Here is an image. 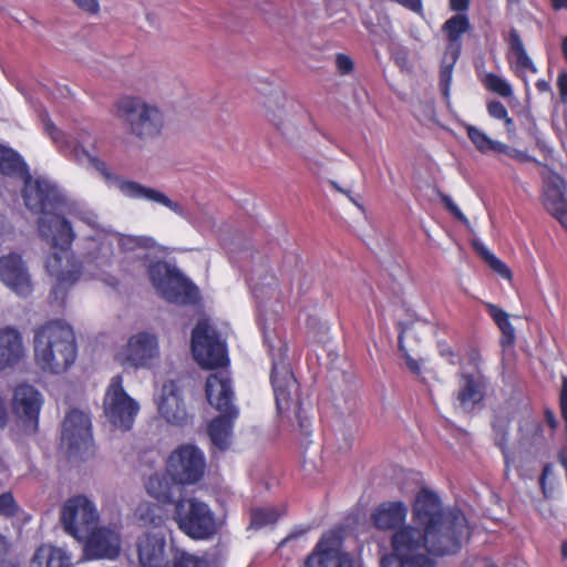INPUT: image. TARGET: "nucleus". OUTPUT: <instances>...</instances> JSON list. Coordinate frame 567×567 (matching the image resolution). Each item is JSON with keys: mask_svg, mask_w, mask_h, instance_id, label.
I'll return each instance as SVG.
<instances>
[{"mask_svg": "<svg viewBox=\"0 0 567 567\" xmlns=\"http://www.w3.org/2000/svg\"><path fill=\"white\" fill-rule=\"evenodd\" d=\"M99 250L102 252V257L105 259L103 262H106L113 252L112 241L107 238L103 239L100 243Z\"/></svg>", "mask_w": 567, "mask_h": 567, "instance_id": "5fc2aeb1", "label": "nucleus"}, {"mask_svg": "<svg viewBox=\"0 0 567 567\" xmlns=\"http://www.w3.org/2000/svg\"><path fill=\"white\" fill-rule=\"evenodd\" d=\"M508 44L511 51L514 53L516 59V66L522 70H528L532 73H537V68L528 56L522 38L516 29H511L508 34Z\"/></svg>", "mask_w": 567, "mask_h": 567, "instance_id": "7c9ffc66", "label": "nucleus"}, {"mask_svg": "<svg viewBox=\"0 0 567 567\" xmlns=\"http://www.w3.org/2000/svg\"><path fill=\"white\" fill-rule=\"evenodd\" d=\"M44 128L61 153L79 164L93 167L104 177L110 186L116 187L123 196L130 199L155 203L168 208L183 218L187 217L185 208L179 203L172 200L165 193L112 174L106 164L85 147L91 141V136L87 133H80L78 136H66L49 120L44 121Z\"/></svg>", "mask_w": 567, "mask_h": 567, "instance_id": "f03ea898", "label": "nucleus"}, {"mask_svg": "<svg viewBox=\"0 0 567 567\" xmlns=\"http://www.w3.org/2000/svg\"><path fill=\"white\" fill-rule=\"evenodd\" d=\"M561 51L565 60L567 61V37L563 40Z\"/></svg>", "mask_w": 567, "mask_h": 567, "instance_id": "338daca9", "label": "nucleus"}, {"mask_svg": "<svg viewBox=\"0 0 567 567\" xmlns=\"http://www.w3.org/2000/svg\"><path fill=\"white\" fill-rule=\"evenodd\" d=\"M554 474V466L551 464H545L539 477V484L545 496H548L547 481Z\"/></svg>", "mask_w": 567, "mask_h": 567, "instance_id": "3c124183", "label": "nucleus"}, {"mask_svg": "<svg viewBox=\"0 0 567 567\" xmlns=\"http://www.w3.org/2000/svg\"><path fill=\"white\" fill-rule=\"evenodd\" d=\"M470 28L471 23L468 17L463 13L455 14L444 22L442 31L446 34L451 45L455 47L453 53L458 54L461 48V38L470 30Z\"/></svg>", "mask_w": 567, "mask_h": 567, "instance_id": "c85d7f7f", "label": "nucleus"}, {"mask_svg": "<svg viewBox=\"0 0 567 567\" xmlns=\"http://www.w3.org/2000/svg\"><path fill=\"white\" fill-rule=\"evenodd\" d=\"M336 66L341 75H348L353 71L354 63L348 54L338 53L336 56Z\"/></svg>", "mask_w": 567, "mask_h": 567, "instance_id": "37998d69", "label": "nucleus"}, {"mask_svg": "<svg viewBox=\"0 0 567 567\" xmlns=\"http://www.w3.org/2000/svg\"><path fill=\"white\" fill-rule=\"evenodd\" d=\"M557 86L563 103H567V72H561L557 79Z\"/></svg>", "mask_w": 567, "mask_h": 567, "instance_id": "603ef678", "label": "nucleus"}, {"mask_svg": "<svg viewBox=\"0 0 567 567\" xmlns=\"http://www.w3.org/2000/svg\"><path fill=\"white\" fill-rule=\"evenodd\" d=\"M399 350L400 352L402 353V357L404 358L405 360V363L409 368V370L414 373V374H420L421 373V365L420 363L413 359L405 350V348L403 347V343H402V339L400 338L399 340Z\"/></svg>", "mask_w": 567, "mask_h": 567, "instance_id": "de8ad7c7", "label": "nucleus"}, {"mask_svg": "<svg viewBox=\"0 0 567 567\" xmlns=\"http://www.w3.org/2000/svg\"><path fill=\"white\" fill-rule=\"evenodd\" d=\"M23 199L29 210L41 214L38 220L39 229L43 220L51 223L54 217L64 218L58 212L65 205V197L59 187L49 179H27Z\"/></svg>", "mask_w": 567, "mask_h": 567, "instance_id": "6e6552de", "label": "nucleus"}, {"mask_svg": "<svg viewBox=\"0 0 567 567\" xmlns=\"http://www.w3.org/2000/svg\"><path fill=\"white\" fill-rule=\"evenodd\" d=\"M41 405V393L34 386L20 384L14 389L12 410L27 432L33 433L38 430Z\"/></svg>", "mask_w": 567, "mask_h": 567, "instance_id": "f3484780", "label": "nucleus"}, {"mask_svg": "<svg viewBox=\"0 0 567 567\" xmlns=\"http://www.w3.org/2000/svg\"><path fill=\"white\" fill-rule=\"evenodd\" d=\"M0 280L11 291L21 297H28L33 290L27 262L17 252H9L0 257Z\"/></svg>", "mask_w": 567, "mask_h": 567, "instance_id": "dca6fc26", "label": "nucleus"}, {"mask_svg": "<svg viewBox=\"0 0 567 567\" xmlns=\"http://www.w3.org/2000/svg\"><path fill=\"white\" fill-rule=\"evenodd\" d=\"M192 351L197 363L205 369L221 368L228 362L225 343L207 321L197 322L193 329Z\"/></svg>", "mask_w": 567, "mask_h": 567, "instance_id": "f8f14e48", "label": "nucleus"}, {"mask_svg": "<svg viewBox=\"0 0 567 567\" xmlns=\"http://www.w3.org/2000/svg\"><path fill=\"white\" fill-rule=\"evenodd\" d=\"M23 162L20 155L11 148L0 145V172L4 175H16L21 172Z\"/></svg>", "mask_w": 567, "mask_h": 567, "instance_id": "473e14b6", "label": "nucleus"}, {"mask_svg": "<svg viewBox=\"0 0 567 567\" xmlns=\"http://www.w3.org/2000/svg\"><path fill=\"white\" fill-rule=\"evenodd\" d=\"M147 275L165 300L183 306L195 305L198 301V288L177 267L165 261H156L147 267Z\"/></svg>", "mask_w": 567, "mask_h": 567, "instance_id": "423d86ee", "label": "nucleus"}, {"mask_svg": "<svg viewBox=\"0 0 567 567\" xmlns=\"http://www.w3.org/2000/svg\"><path fill=\"white\" fill-rule=\"evenodd\" d=\"M233 419L221 414L215 417L208 425V434L213 444L221 451L229 446Z\"/></svg>", "mask_w": 567, "mask_h": 567, "instance_id": "c756f323", "label": "nucleus"}, {"mask_svg": "<svg viewBox=\"0 0 567 567\" xmlns=\"http://www.w3.org/2000/svg\"><path fill=\"white\" fill-rule=\"evenodd\" d=\"M441 200L444 204L445 208L460 221L463 224H467L468 220L465 215L461 212L457 205L453 202V199L445 194L441 195Z\"/></svg>", "mask_w": 567, "mask_h": 567, "instance_id": "c03bdc74", "label": "nucleus"}, {"mask_svg": "<svg viewBox=\"0 0 567 567\" xmlns=\"http://www.w3.org/2000/svg\"><path fill=\"white\" fill-rule=\"evenodd\" d=\"M545 420L550 429L555 430L557 427V420L555 413L551 410L547 409L545 411Z\"/></svg>", "mask_w": 567, "mask_h": 567, "instance_id": "bf43d9fd", "label": "nucleus"}, {"mask_svg": "<svg viewBox=\"0 0 567 567\" xmlns=\"http://www.w3.org/2000/svg\"><path fill=\"white\" fill-rule=\"evenodd\" d=\"M485 307L488 315L492 317V319L497 326L499 324V322H503V320L508 318V315L504 310H502L501 308L493 303H486Z\"/></svg>", "mask_w": 567, "mask_h": 567, "instance_id": "09e8293b", "label": "nucleus"}, {"mask_svg": "<svg viewBox=\"0 0 567 567\" xmlns=\"http://www.w3.org/2000/svg\"><path fill=\"white\" fill-rule=\"evenodd\" d=\"M206 470L204 453L194 445L184 444L174 450L166 462L169 478L182 486L198 483Z\"/></svg>", "mask_w": 567, "mask_h": 567, "instance_id": "9b49d317", "label": "nucleus"}, {"mask_svg": "<svg viewBox=\"0 0 567 567\" xmlns=\"http://www.w3.org/2000/svg\"><path fill=\"white\" fill-rule=\"evenodd\" d=\"M71 556L62 548L51 545L40 546L31 561L30 567H71Z\"/></svg>", "mask_w": 567, "mask_h": 567, "instance_id": "bb28decb", "label": "nucleus"}, {"mask_svg": "<svg viewBox=\"0 0 567 567\" xmlns=\"http://www.w3.org/2000/svg\"><path fill=\"white\" fill-rule=\"evenodd\" d=\"M138 561L142 567H166L165 536L159 532L145 533L137 539Z\"/></svg>", "mask_w": 567, "mask_h": 567, "instance_id": "5701e85b", "label": "nucleus"}, {"mask_svg": "<svg viewBox=\"0 0 567 567\" xmlns=\"http://www.w3.org/2000/svg\"><path fill=\"white\" fill-rule=\"evenodd\" d=\"M271 383L278 411H288L291 406H295L297 409V419L301 432L305 435L310 434V421L301 414L298 381L282 359L278 361L272 360Z\"/></svg>", "mask_w": 567, "mask_h": 567, "instance_id": "1a4fd4ad", "label": "nucleus"}, {"mask_svg": "<svg viewBox=\"0 0 567 567\" xmlns=\"http://www.w3.org/2000/svg\"><path fill=\"white\" fill-rule=\"evenodd\" d=\"M482 83L488 91L502 97L506 99L513 96V87L509 82L495 73L485 74L482 79Z\"/></svg>", "mask_w": 567, "mask_h": 567, "instance_id": "72a5a7b5", "label": "nucleus"}, {"mask_svg": "<svg viewBox=\"0 0 567 567\" xmlns=\"http://www.w3.org/2000/svg\"><path fill=\"white\" fill-rule=\"evenodd\" d=\"M175 483L166 474L156 473L146 482L147 494L162 504H172L175 499Z\"/></svg>", "mask_w": 567, "mask_h": 567, "instance_id": "cd10ccee", "label": "nucleus"}, {"mask_svg": "<svg viewBox=\"0 0 567 567\" xmlns=\"http://www.w3.org/2000/svg\"><path fill=\"white\" fill-rule=\"evenodd\" d=\"M174 520L193 539H209L219 529L215 513L208 504L196 497L181 498L175 503Z\"/></svg>", "mask_w": 567, "mask_h": 567, "instance_id": "0eeeda50", "label": "nucleus"}, {"mask_svg": "<svg viewBox=\"0 0 567 567\" xmlns=\"http://www.w3.org/2000/svg\"><path fill=\"white\" fill-rule=\"evenodd\" d=\"M544 206L567 229V183L555 172L544 181Z\"/></svg>", "mask_w": 567, "mask_h": 567, "instance_id": "4be33fe9", "label": "nucleus"}, {"mask_svg": "<svg viewBox=\"0 0 567 567\" xmlns=\"http://www.w3.org/2000/svg\"><path fill=\"white\" fill-rule=\"evenodd\" d=\"M486 109H487L488 115L495 120L501 121L502 118H505L506 115L508 114L505 105L502 102L496 101V100L489 101L486 105Z\"/></svg>", "mask_w": 567, "mask_h": 567, "instance_id": "49530a36", "label": "nucleus"}, {"mask_svg": "<svg viewBox=\"0 0 567 567\" xmlns=\"http://www.w3.org/2000/svg\"><path fill=\"white\" fill-rule=\"evenodd\" d=\"M10 549V542L6 535L0 533V559L8 554Z\"/></svg>", "mask_w": 567, "mask_h": 567, "instance_id": "13d9d810", "label": "nucleus"}, {"mask_svg": "<svg viewBox=\"0 0 567 567\" xmlns=\"http://www.w3.org/2000/svg\"><path fill=\"white\" fill-rule=\"evenodd\" d=\"M118 246L123 251H133L137 248H151L154 247V239L144 236H120L116 238Z\"/></svg>", "mask_w": 567, "mask_h": 567, "instance_id": "4c0bfd02", "label": "nucleus"}, {"mask_svg": "<svg viewBox=\"0 0 567 567\" xmlns=\"http://www.w3.org/2000/svg\"><path fill=\"white\" fill-rule=\"evenodd\" d=\"M305 567H353V559L342 550L339 538L323 536L307 557Z\"/></svg>", "mask_w": 567, "mask_h": 567, "instance_id": "aec40b11", "label": "nucleus"}, {"mask_svg": "<svg viewBox=\"0 0 567 567\" xmlns=\"http://www.w3.org/2000/svg\"><path fill=\"white\" fill-rule=\"evenodd\" d=\"M206 396L209 404L221 414L229 417L237 416L238 410L234 404L231 381L225 372L213 373L207 378Z\"/></svg>", "mask_w": 567, "mask_h": 567, "instance_id": "412c9836", "label": "nucleus"}, {"mask_svg": "<svg viewBox=\"0 0 567 567\" xmlns=\"http://www.w3.org/2000/svg\"><path fill=\"white\" fill-rule=\"evenodd\" d=\"M535 86L536 89L540 92V93H544V92H549L550 91V84L548 81L544 80V79H539L536 81L535 83Z\"/></svg>", "mask_w": 567, "mask_h": 567, "instance_id": "052dcab7", "label": "nucleus"}, {"mask_svg": "<svg viewBox=\"0 0 567 567\" xmlns=\"http://www.w3.org/2000/svg\"><path fill=\"white\" fill-rule=\"evenodd\" d=\"M457 378L456 406L463 412H471L484 400L487 379L480 370L473 372L460 371Z\"/></svg>", "mask_w": 567, "mask_h": 567, "instance_id": "6ab92c4d", "label": "nucleus"}, {"mask_svg": "<svg viewBox=\"0 0 567 567\" xmlns=\"http://www.w3.org/2000/svg\"><path fill=\"white\" fill-rule=\"evenodd\" d=\"M8 229L7 217L0 213V236H2Z\"/></svg>", "mask_w": 567, "mask_h": 567, "instance_id": "e2e57ef3", "label": "nucleus"}, {"mask_svg": "<svg viewBox=\"0 0 567 567\" xmlns=\"http://www.w3.org/2000/svg\"><path fill=\"white\" fill-rule=\"evenodd\" d=\"M481 255L484 260L488 264V266L497 272L502 278L511 280L513 274L511 269L504 264L501 259H498L494 254L488 251L487 249H482Z\"/></svg>", "mask_w": 567, "mask_h": 567, "instance_id": "58836bf2", "label": "nucleus"}, {"mask_svg": "<svg viewBox=\"0 0 567 567\" xmlns=\"http://www.w3.org/2000/svg\"><path fill=\"white\" fill-rule=\"evenodd\" d=\"M114 114L126 132L142 142L157 138L165 124L164 113L159 106L141 96L120 97L114 105Z\"/></svg>", "mask_w": 567, "mask_h": 567, "instance_id": "39448f33", "label": "nucleus"}, {"mask_svg": "<svg viewBox=\"0 0 567 567\" xmlns=\"http://www.w3.org/2000/svg\"><path fill=\"white\" fill-rule=\"evenodd\" d=\"M24 354L22 338L13 328L0 329V370L16 364Z\"/></svg>", "mask_w": 567, "mask_h": 567, "instance_id": "a878e982", "label": "nucleus"}, {"mask_svg": "<svg viewBox=\"0 0 567 567\" xmlns=\"http://www.w3.org/2000/svg\"><path fill=\"white\" fill-rule=\"evenodd\" d=\"M61 440L71 453L86 451L92 443L90 416L76 409L71 410L63 421Z\"/></svg>", "mask_w": 567, "mask_h": 567, "instance_id": "a211bd4d", "label": "nucleus"}, {"mask_svg": "<svg viewBox=\"0 0 567 567\" xmlns=\"http://www.w3.org/2000/svg\"><path fill=\"white\" fill-rule=\"evenodd\" d=\"M441 200L444 204L445 208L460 221L463 224H467L468 220L465 215L461 212L457 205L453 202V199L445 194L441 195Z\"/></svg>", "mask_w": 567, "mask_h": 567, "instance_id": "a18cd8bd", "label": "nucleus"}, {"mask_svg": "<svg viewBox=\"0 0 567 567\" xmlns=\"http://www.w3.org/2000/svg\"><path fill=\"white\" fill-rule=\"evenodd\" d=\"M278 518L279 513L274 507L255 508L251 511L250 525L258 529L275 524Z\"/></svg>", "mask_w": 567, "mask_h": 567, "instance_id": "f704fd0d", "label": "nucleus"}, {"mask_svg": "<svg viewBox=\"0 0 567 567\" xmlns=\"http://www.w3.org/2000/svg\"><path fill=\"white\" fill-rule=\"evenodd\" d=\"M501 121H504L505 127L508 132H511L514 128V120L506 115L505 118H502Z\"/></svg>", "mask_w": 567, "mask_h": 567, "instance_id": "0e129e2a", "label": "nucleus"}, {"mask_svg": "<svg viewBox=\"0 0 567 567\" xmlns=\"http://www.w3.org/2000/svg\"><path fill=\"white\" fill-rule=\"evenodd\" d=\"M166 567H212V564L204 556H196L182 551L176 553L172 564Z\"/></svg>", "mask_w": 567, "mask_h": 567, "instance_id": "c9c22d12", "label": "nucleus"}, {"mask_svg": "<svg viewBox=\"0 0 567 567\" xmlns=\"http://www.w3.org/2000/svg\"><path fill=\"white\" fill-rule=\"evenodd\" d=\"M466 133L470 141L474 144L476 150L482 154L491 152L497 153L502 142L492 140L485 132L473 126H466Z\"/></svg>", "mask_w": 567, "mask_h": 567, "instance_id": "2f4dec72", "label": "nucleus"}, {"mask_svg": "<svg viewBox=\"0 0 567 567\" xmlns=\"http://www.w3.org/2000/svg\"><path fill=\"white\" fill-rule=\"evenodd\" d=\"M441 355L446 358L449 363L456 364L457 363V355L454 353V351L446 344H439Z\"/></svg>", "mask_w": 567, "mask_h": 567, "instance_id": "864d4df0", "label": "nucleus"}, {"mask_svg": "<svg viewBox=\"0 0 567 567\" xmlns=\"http://www.w3.org/2000/svg\"><path fill=\"white\" fill-rule=\"evenodd\" d=\"M529 118H530V126H529V128H528L529 134H532V135H536V133H537V125H536V122H535V120L533 118V116H529Z\"/></svg>", "mask_w": 567, "mask_h": 567, "instance_id": "69168bd1", "label": "nucleus"}, {"mask_svg": "<svg viewBox=\"0 0 567 567\" xmlns=\"http://www.w3.org/2000/svg\"><path fill=\"white\" fill-rule=\"evenodd\" d=\"M497 153L505 154L506 156H508L519 163L530 162V163L539 164V162L534 156L527 154L524 151L511 147L509 145L504 144V143H501Z\"/></svg>", "mask_w": 567, "mask_h": 567, "instance_id": "ea45409f", "label": "nucleus"}, {"mask_svg": "<svg viewBox=\"0 0 567 567\" xmlns=\"http://www.w3.org/2000/svg\"><path fill=\"white\" fill-rule=\"evenodd\" d=\"M40 236L49 241L53 249L45 258V270L55 280L51 297L63 305L69 289L82 276V264L71 250L75 234L66 218L54 217L51 223H41Z\"/></svg>", "mask_w": 567, "mask_h": 567, "instance_id": "7ed1b4c3", "label": "nucleus"}, {"mask_svg": "<svg viewBox=\"0 0 567 567\" xmlns=\"http://www.w3.org/2000/svg\"><path fill=\"white\" fill-rule=\"evenodd\" d=\"M470 0H450V7L453 11L464 12L468 9Z\"/></svg>", "mask_w": 567, "mask_h": 567, "instance_id": "4d7b16f0", "label": "nucleus"}, {"mask_svg": "<svg viewBox=\"0 0 567 567\" xmlns=\"http://www.w3.org/2000/svg\"><path fill=\"white\" fill-rule=\"evenodd\" d=\"M395 2L404 6L405 8L420 13L422 11V1L421 0H394Z\"/></svg>", "mask_w": 567, "mask_h": 567, "instance_id": "6e6d98bb", "label": "nucleus"}, {"mask_svg": "<svg viewBox=\"0 0 567 567\" xmlns=\"http://www.w3.org/2000/svg\"><path fill=\"white\" fill-rule=\"evenodd\" d=\"M106 420L121 431L132 429L140 411V404L123 388V377L116 374L111 379L103 400Z\"/></svg>", "mask_w": 567, "mask_h": 567, "instance_id": "9d476101", "label": "nucleus"}, {"mask_svg": "<svg viewBox=\"0 0 567 567\" xmlns=\"http://www.w3.org/2000/svg\"><path fill=\"white\" fill-rule=\"evenodd\" d=\"M458 54L453 53L450 61L443 59L440 70V87L445 100L450 99L453 68Z\"/></svg>", "mask_w": 567, "mask_h": 567, "instance_id": "e433bc0d", "label": "nucleus"}, {"mask_svg": "<svg viewBox=\"0 0 567 567\" xmlns=\"http://www.w3.org/2000/svg\"><path fill=\"white\" fill-rule=\"evenodd\" d=\"M99 513L86 496L71 497L62 507L61 523L64 530L78 540H82L97 526Z\"/></svg>", "mask_w": 567, "mask_h": 567, "instance_id": "ddd939ff", "label": "nucleus"}, {"mask_svg": "<svg viewBox=\"0 0 567 567\" xmlns=\"http://www.w3.org/2000/svg\"><path fill=\"white\" fill-rule=\"evenodd\" d=\"M408 506L401 501L384 502L371 514L379 530H393L391 553L380 567H437L432 556L457 554L470 539L465 514L456 507L445 508L440 496L422 488L412 505V523L405 524Z\"/></svg>", "mask_w": 567, "mask_h": 567, "instance_id": "f257e3e1", "label": "nucleus"}, {"mask_svg": "<svg viewBox=\"0 0 567 567\" xmlns=\"http://www.w3.org/2000/svg\"><path fill=\"white\" fill-rule=\"evenodd\" d=\"M561 556L563 558H567V540L563 542L561 544Z\"/></svg>", "mask_w": 567, "mask_h": 567, "instance_id": "774afa93", "label": "nucleus"}, {"mask_svg": "<svg viewBox=\"0 0 567 567\" xmlns=\"http://www.w3.org/2000/svg\"><path fill=\"white\" fill-rule=\"evenodd\" d=\"M157 406L159 414L171 424L183 425L187 421L181 389L175 381L163 384Z\"/></svg>", "mask_w": 567, "mask_h": 567, "instance_id": "b1692460", "label": "nucleus"}, {"mask_svg": "<svg viewBox=\"0 0 567 567\" xmlns=\"http://www.w3.org/2000/svg\"><path fill=\"white\" fill-rule=\"evenodd\" d=\"M19 512V505L14 501L11 493H2L0 495V516L7 518L14 517Z\"/></svg>", "mask_w": 567, "mask_h": 567, "instance_id": "a19ab883", "label": "nucleus"}, {"mask_svg": "<svg viewBox=\"0 0 567 567\" xmlns=\"http://www.w3.org/2000/svg\"><path fill=\"white\" fill-rule=\"evenodd\" d=\"M554 10H567V0H550Z\"/></svg>", "mask_w": 567, "mask_h": 567, "instance_id": "680f3d73", "label": "nucleus"}, {"mask_svg": "<svg viewBox=\"0 0 567 567\" xmlns=\"http://www.w3.org/2000/svg\"><path fill=\"white\" fill-rule=\"evenodd\" d=\"M34 360L50 373L66 371L75 361L78 347L72 327L64 321H49L34 330Z\"/></svg>", "mask_w": 567, "mask_h": 567, "instance_id": "20e7f679", "label": "nucleus"}, {"mask_svg": "<svg viewBox=\"0 0 567 567\" xmlns=\"http://www.w3.org/2000/svg\"><path fill=\"white\" fill-rule=\"evenodd\" d=\"M499 330L502 331V338H501V346L502 347H508L512 346L515 341V329L513 324L509 322V319L503 320V322H499L497 326Z\"/></svg>", "mask_w": 567, "mask_h": 567, "instance_id": "79ce46f5", "label": "nucleus"}, {"mask_svg": "<svg viewBox=\"0 0 567 567\" xmlns=\"http://www.w3.org/2000/svg\"><path fill=\"white\" fill-rule=\"evenodd\" d=\"M76 6L91 14H95L100 10V4L97 0H73Z\"/></svg>", "mask_w": 567, "mask_h": 567, "instance_id": "8fccbe9b", "label": "nucleus"}, {"mask_svg": "<svg viewBox=\"0 0 567 567\" xmlns=\"http://www.w3.org/2000/svg\"><path fill=\"white\" fill-rule=\"evenodd\" d=\"M158 357V338L148 331L131 336L126 346L118 353V360L123 367L135 369L150 368Z\"/></svg>", "mask_w": 567, "mask_h": 567, "instance_id": "4468645a", "label": "nucleus"}, {"mask_svg": "<svg viewBox=\"0 0 567 567\" xmlns=\"http://www.w3.org/2000/svg\"><path fill=\"white\" fill-rule=\"evenodd\" d=\"M269 120L280 130L296 126L305 116L302 107L284 95H276L267 103Z\"/></svg>", "mask_w": 567, "mask_h": 567, "instance_id": "393cba45", "label": "nucleus"}, {"mask_svg": "<svg viewBox=\"0 0 567 567\" xmlns=\"http://www.w3.org/2000/svg\"><path fill=\"white\" fill-rule=\"evenodd\" d=\"M81 542H84L83 553L86 559L114 560L121 553V534L116 525L95 527Z\"/></svg>", "mask_w": 567, "mask_h": 567, "instance_id": "2eb2a0df", "label": "nucleus"}]
</instances>
